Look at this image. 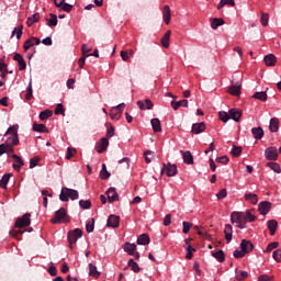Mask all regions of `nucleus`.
<instances>
[{
	"label": "nucleus",
	"instance_id": "nucleus-51",
	"mask_svg": "<svg viewBox=\"0 0 281 281\" xmlns=\"http://www.w3.org/2000/svg\"><path fill=\"white\" fill-rule=\"evenodd\" d=\"M146 164H150L155 157V151L146 150L144 153Z\"/></svg>",
	"mask_w": 281,
	"mask_h": 281
},
{
	"label": "nucleus",
	"instance_id": "nucleus-2",
	"mask_svg": "<svg viewBox=\"0 0 281 281\" xmlns=\"http://www.w3.org/2000/svg\"><path fill=\"white\" fill-rule=\"evenodd\" d=\"M78 191L69 188H63L59 194V199L63 201V203H67L69 199H71V201H78Z\"/></svg>",
	"mask_w": 281,
	"mask_h": 281
},
{
	"label": "nucleus",
	"instance_id": "nucleus-29",
	"mask_svg": "<svg viewBox=\"0 0 281 281\" xmlns=\"http://www.w3.org/2000/svg\"><path fill=\"white\" fill-rule=\"evenodd\" d=\"M251 134L256 139H262L265 137V130L262 127H252L251 128Z\"/></svg>",
	"mask_w": 281,
	"mask_h": 281
},
{
	"label": "nucleus",
	"instance_id": "nucleus-10",
	"mask_svg": "<svg viewBox=\"0 0 281 281\" xmlns=\"http://www.w3.org/2000/svg\"><path fill=\"white\" fill-rule=\"evenodd\" d=\"M106 148H109V138L106 137L101 138L94 146V149L99 153V155H102Z\"/></svg>",
	"mask_w": 281,
	"mask_h": 281
},
{
	"label": "nucleus",
	"instance_id": "nucleus-5",
	"mask_svg": "<svg viewBox=\"0 0 281 281\" xmlns=\"http://www.w3.org/2000/svg\"><path fill=\"white\" fill-rule=\"evenodd\" d=\"M50 223H53V225H56L58 223H69V218L67 217V210L61 207L56 211L55 217L50 220Z\"/></svg>",
	"mask_w": 281,
	"mask_h": 281
},
{
	"label": "nucleus",
	"instance_id": "nucleus-30",
	"mask_svg": "<svg viewBox=\"0 0 281 281\" xmlns=\"http://www.w3.org/2000/svg\"><path fill=\"white\" fill-rule=\"evenodd\" d=\"M136 250H137V245H135V244L126 243L124 245V251H126V254H128V256H135Z\"/></svg>",
	"mask_w": 281,
	"mask_h": 281
},
{
	"label": "nucleus",
	"instance_id": "nucleus-17",
	"mask_svg": "<svg viewBox=\"0 0 281 281\" xmlns=\"http://www.w3.org/2000/svg\"><path fill=\"white\" fill-rule=\"evenodd\" d=\"M137 106L138 109H140V111H150L154 104H153V101H150L149 99H146L143 101H137Z\"/></svg>",
	"mask_w": 281,
	"mask_h": 281
},
{
	"label": "nucleus",
	"instance_id": "nucleus-28",
	"mask_svg": "<svg viewBox=\"0 0 281 281\" xmlns=\"http://www.w3.org/2000/svg\"><path fill=\"white\" fill-rule=\"evenodd\" d=\"M172 34V31H167L165 35L161 37V45L165 47V49H168L170 47V36Z\"/></svg>",
	"mask_w": 281,
	"mask_h": 281
},
{
	"label": "nucleus",
	"instance_id": "nucleus-36",
	"mask_svg": "<svg viewBox=\"0 0 281 281\" xmlns=\"http://www.w3.org/2000/svg\"><path fill=\"white\" fill-rule=\"evenodd\" d=\"M225 5H228L229 8L236 7V1L234 0H221L217 4V10H222V8H225Z\"/></svg>",
	"mask_w": 281,
	"mask_h": 281
},
{
	"label": "nucleus",
	"instance_id": "nucleus-33",
	"mask_svg": "<svg viewBox=\"0 0 281 281\" xmlns=\"http://www.w3.org/2000/svg\"><path fill=\"white\" fill-rule=\"evenodd\" d=\"M12 178V173H5L1 179H0V188L3 190L8 189V183H10V179Z\"/></svg>",
	"mask_w": 281,
	"mask_h": 281
},
{
	"label": "nucleus",
	"instance_id": "nucleus-59",
	"mask_svg": "<svg viewBox=\"0 0 281 281\" xmlns=\"http://www.w3.org/2000/svg\"><path fill=\"white\" fill-rule=\"evenodd\" d=\"M79 205H80V207H82V210H90L91 209V201L80 200Z\"/></svg>",
	"mask_w": 281,
	"mask_h": 281
},
{
	"label": "nucleus",
	"instance_id": "nucleus-7",
	"mask_svg": "<svg viewBox=\"0 0 281 281\" xmlns=\"http://www.w3.org/2000/svg\"><path fill=\"white\" fill-rule=\"evenodd\" d=\"M161 173L167 175V177H176L177 175V165L172 164H162Z\"/></svg>",
	"mask_w": 281,
	"mask_h": 281
},
{
	"label": "nucleus",
	"instance_id": "nucleus-1",
	"mask_svg": "<svg viewBox=\"0 0 281 281\" xmlns=\"http://www.w3.org/2000/svg\"><path fill=\"white\" fill-rule=\"evenodd\" d=\"M256 217L251 214V211L246 212H233L231 214V223L238 227V229H245L247 227V223H254Z\"/></svg>",
	"mask_w": 281,
	"mask_h": 281
},
{
	"label": "nucleus",
	"instance_id": "nucleus-25",
	"mask_svg": "<svg viewBox=\"0 0 281 281\" xmlns=\"http://www.w3.org/2000/svg\"><path fill=\"white\" fill-rule=\"evenodd\" d=\"M224 234H225V240L227 243H232L233 234H234V228L232 227L231 224H226L224 227Z\"/></svg>",
	"mask_w": 281,
	"mask_h": 281
},
{
	"label": "nucleus",
	"instance_id": "nucleus-53",
	"mask_svg": "<svg viewBox=\"0 0 281 281\" xmlns=\"http://www.w3.org/2000/svg\"><path fill=\"white\" fill-rule=\"evenodd\" d=\"M14 34H15L18 41H21V36H23V26L21 25V26L15 27L12 32V36H14Z\"/></svg>",
	"mask_w": 281,
	"mask_h": 281
},
{
	"label": "nucleus",
	"instance_id": "nucleus-60",
	"mask_svg": "<svg viewBox=\"0 0 281 281\" xmlns=\"http://www.w3.org/2000/svg\"><path fill=\"white\" fill-rule=\"evenodd\" d=\"M218 117L222 122L227 123L229 122V112H218Z\"/></svg>",
	"mask_w": 281,
	"mask_h": 281
},
{
	"label": "nucleus",
	"instance_id": "nucleus-34",
	"mask_svg": "<svg viewBox=\"0 0 281 281\" xmlns=\"http://www.w3.org/2000/svg\"><path fill=\"white\" fill-rule=\"evenodd\" d=\"M150 124L154 133H161V121L159 119H151Z\"/></svg>",
	"mask_w": 281,
	"mask_h": 281
},
{
	"label": "nucleus",
	"instance_id": "nucleus-62",
	"mask_svg": "<svg viewBox=\"0 0 281 281\" xmlns=\"http://www.w3.org/2000/svg\"><path fill=\"white\" fill-rule=\"evenodd\" d=\"M241 153H243V148L238 146H234L232 149L233 157H240Z\"/></svg>",
	"mask_w": 281,
	"mask_h": 281
},
{
	"label": "nucleus",
	"instance_id": "nucleus-35",
	"mask_svg": "<svg viewBox=\"0 0 281 281\" xmlns=\"http://www.w3.org/2000/svg\"><path fill=\"white\" fill-rule=\"evenodd\" d=\"M221 25H225V20H223L221 18H215V19L211 20L212 30H218V27H221Z\"/></svg>",
	"mask_w": 281,
	"mask_h": 281
},
{
	"label": "nucleus",
	"instance_id": "nucleus-46",
	"mask_svg": "<svg viewBox=\"0 0 281 281\" xmlns=\"http://www.w3.org/2000/svg\"><path fill=\"white\" fill-rule=\"evenodd\" d=\"M33 131H35V133H47V126H45V124L35 123L33 124Z\"/></svg>",
	"mask_w": 281,
	"mask_h": 281
},
{
	"label": "nucleus",
	"instance_id": "nucleus-23",
	"mask_svg": "<svg viewBox=\"0 0 281 281\" xmlns=\"http://www.w3.org/2000/svg\"><path fill=\"white\" fill-rule=\"evenodd\" d=\"M183 106L184 109H188V99H182L180 101H171V108L173 111H178Z\"/></svg>",
	"mask_w": 281,
	"mask_h": 281
},
{
	"label": "nucleus",
	"instance_id": "nucleus-41",
	"mask_svg": "<svg viewBox=\"0 0 281 281\" xmlns=\"http://www.w3.org/2000/svg\"><path fill=\"white\" fill-rule=\"evenodd\" d=\"M5 153H14V148L10 147L7 143L0 145V157L5 155Z\"/></svg>",
	"mask_w": 281,
	"mask_h": 281
},
{
	"label": "nucleus",
	"instance_id": "nucleus-49",
	"mask_svg": "<svg viewBox=\"0 0 281 281\" xmlns=\"http://www.w3.org/2000/svg\"><path fill=\"white\" fill-rule=\"evenodd\" d=\"M54 113L49 110H45V111H42L40 113V120H42L43 122H45V120H49V117H52Z\"/></svg>",
	"mask_w": 281,
	"mask_h": 281
},
{
	"label": "nucleus",
	"instance_id": "nucleus-6",
	"mask_svg": "<svg viewBox=\"0 0 281 281\" xmlns=\"http://www.w3.org/2000/svg\"><path fill=\"white\" fill-rule=\"evenodd\" d=\"M126 108V104L120 103L119 105L111 109L110 117L111 120H120L122 117V113H124V109Z\"/></svg>",
	"mask_w": 281,
	"mask_h": 281
},
{
	"label": "nucleus",
	"instance_id": "nucleus-15",
	"mask_svg": "<svg viewBox=\"0 0 281 281\" xmlns=\"http://www.w3.org/2000/svg\"><path fill=\"white\" fill-rule=\"evenodd\" d=\"M162 19H164L166 25H170V21L172 19V13L170 11V5H168V4H166L162 8Z\"/></svg>",
	"mask_w": 281,
	"mask_h": 281
},
{
	"label": "nucleus",
	"instance_id": "nucleus-31",
	"mask_svg": "<svg viewBox=\"0 0 281 281\" xmlns=\"http://www.w3.org/2000/svg\"><path fill=\"white\" fill-rule=\"evenodd\" d=\"M88 267H89V276L98 280V278H100V271H98V267L93 263H89Z\"/></svg>",
	"mask_w": 281,
	"mask_h": 281
},
{
	"label": "nucleus",
	"instance_id": "nucleus-21",
	"mask_svg": "<svg viewBox=\"0 0 281 281\" xmlns=\"http://www.w3.org/2000/svg\"><path fill=\"white\" fill-rule=\"evenodd\" d=\"M244 199L247 203H251V205H258V194L256 193H245Z\"/></svg>",
	"mask_w": 281,
	"mask_h": 281
},
{
	"label": "nucleus",
	"instance_id": "nucleus-50",
	"mask_svg": "<svg viewBox=\"0 0 281 281\" xmlns=\"http://www.w3.org/2000/svg\"><path fill=\"white\" fill-rule=\"evenodd\" d=\"M93 229H95V220L91 218L87 224H86V231L88 232V234H91V232H93Z\"/></svg>",
	"mask_w": 281,
	"mask_h": 281
},
{
	"label": "nucleus",
	"instance_id": "nucleus-14",
	"mask_svg": "<svg viewBox=\"0 0 281 281\" xmlns=\"http://www.w3.org/2000/svg\"><path fill=\"white\" fill-rule=\"evenodd\" d=\"M239 248L243 249L246 254H251V251H254V243H251V240L243 239Z\"/></svg>",
	"mask_w": 281,
	"mask_h": 281
},
{
	"label": "nucleus",
	"instance_id": "nucleus-57",
	"mask_svg": "<svg viewBox=\"0 0 281 281\" xmlns=\"http://www.w3.org/2000/svg\"><path fill=\"white\" fill-rule=\"evenodd\" d=\"M182 234H190V229H192V223L182 222Z\"/></svg>",
	"mask_w": 281,
	"mask_h": 281
},
{
	"label": "nucleus",
	"instance_id": "nucleus-27",
	"mask_svg": "<svg viewBox=\"0 0 281 281\" xmlns=\"http://www.w3.org/2000/svg\"><path fill=\"white\" fill-rule=\"evenodd\" d=\"M182 157L184 164H187L188 166H192V164H194V156H192V153H190V150L182 151Z\"/></svg>",
	"mask_w": 281,
	"mask_h": 281
},
{
	"label": "nucleus",
	"instance_id": "nucleus-39",
	"mask_svg": "<svg viewBox=\"0 0 281 281\" xmlns=\"http://www.w3.org/2000/svg\"><path fill=\"white\" fill-rule=\"evenodd\" d=\"M40 19H41V14L38 13H35L32 16L27 18V21H26L27 27H32L34 23H38Z\"/></svg>",
	"mask_w": 281,
	"mask_h": 281
},
{
	"label": "nucleus",
	"instance_id": "nucleus-26",
	"mask_svg": "<svg viewBox=\"0 0 281 281\" xmlns=\"http://www.w3.org/2000/svg\"><path fill=\"white\" fill-rule=\"evenodd\" d=\"M240 91H241V86L238 82L236 85H232L231 87H228V93L231 95H235L236 98L240 95Z\"/></svg>",
	"mask_w": 281,
	"mask_h": 281
},
{
	"label": "nucleus",
	"instance_id": "nucleus-37",
	"mask_svg": "<svg viewBox=\"0 0 281 281\" xmlns=\"http://www.w3.org/2000/svg\"><path fill=\"white\" fill-rule=\"evenodd\" d=\"M268 229L270 231V235L274 236L278 229V221L276 220L268 221Z\"/></svg>",
	"mask_w": 281,
	"mask_h": 281
},
{
	"label": "nucleus",
	"instance_id": "nucleus-40",
	"mask_svg": "<svg viewBox=\"0 0 281 281\" xmlns=\"http://www.w3.org/2000/svg\"><path fill=\"white\" fill-rule=\"evenodd\" d=\"M137 245H150V237L146 234H142L137 238Z\"/></svg>",
	"mask_w": 281,
	"mask_h": 281
},
{
	"label": "nucleus",
	"instance_id": "nucleus-20",
	"mask_svg": "<svg viewBox=\"0 0 281 281\" xmlns=\"http://www.w3.org/2000/svg\"><path fill=\"white\" fill-rule=\"evenodd\" d=\"M228 114L229 119L234 120V122H240V117H243V112L238 109H231Z\"/></svg>",
	"mask_w": 281,
	"mask_h": 281
},
{
	"label": "nucleus",
	"instance_id": "nucleus-19",
	"mask_svg": "<svg viewBox=\"0 0 281 281\" xmlns=\"http://www.w3.org/2000/svg\"><path fill=\"white\" fill-rule=\"evenodd\" d=\"M106 225L112 227L113 229L120 227V216L117 215H110L108 218Z\"/></svg>",
	"mask_w": 281,
	"mask_h": 281
},
{
	"label": "nucleus",
	"instance_id": "nucleus-42",
	"mask_svg": "<svg viewBox=\"0 0 281 281\" xmlns=\"http://www.w3.org/2000/svg\"><path fill=\"white\" fill-rule=\"evenodd\" d=\"M212 256L217 260V262H225V252L223 250H218L216 252L212 251Z\"/></svg>",
	"mask_w": 281,
	"mask_h": 281
},
{
	"label": "nucleus",
	"instance_id": "nucleus-18",
	"mask_svg": "<svg viewBox=\"0 0 281 281\" xmlns=\"http://www.w3.org/2000/svg\"><path fill=\"white\" fill-rule=\"evenodd\" d=\"M270 133H278L280 131V119L272 117L269 123Z\"/></svg>",
	"mask_w": 281,
	"mask_h": 281
},
{
	"label": "nucleus",
	"instance_id": "nucleus-64",
	"mask_svg": "<svg viewBox=\"0 0 281 281\" xmlns=\"http://www.w3.org/2000/svg\"><path fill=\"white\" fill-rule=\"evenodd\" d=\"M257 281H273V276L261 274V276L258 277Z\"/></svg>",
	"mask_w": 281,
	"mask_h": 281
},
{
	"label": "nucleus",
	"instance_id": "nucleus-54",
	"mask_svg": "<svg viewBox=\"0 0 281 281\" xmlns=\"http://www.w3.org/2000/svg\"><path fill=\"white\" fill-rule=\"evenodd\" d=\"M278 246H279L278 241H272V243H270V244L267 246L265 252H266V254H271V252L273 251V249H278Z\"/></svg>",
	"mask_w": 281,
	"mask_h": 281
},
{
	"label": "nucleus",
	"instance_id": "nucleus-56",
	"mask_svg": "<svg viewBox=\"0 0 281 281\" xmlns=\"http://www.w3.org/2000/svg\"><path fill=\"white\" fill-rule=\"evenodd\" d=\"M41 162V157L35 156L33 158L30 159V168H36L38 166V164Z\"/></svg>",
	"mask_w": 281,
	"mask_h": 281
},
{
	"label": "nucleus",
	"instance_id": "nucleus-11",
	"mask_svg": "<svg viewBox=\"0 0 281 281\" xmlns=\"http://www.w3.org/2000/svg\"><path fill=\"white\" fill-rule=\"evenodd\" d=\"M205 122L194 123L191 127V133L193 135H201V133H205Z\"/></svg>",
	"mask_w": 281,
	"mask_h": 281
},
{
	"label": "nucleus",
	"instance_id": "nucleus-24",
	"mask_svg": "<svg viewBox=\"0 0 281 281\" xmlns=\"http://www.w3.org/2000/svg\"><path fill=\"white\" fill-rule=\"evenodd\" d=\"M263 60L267 67H276V63H278V58L273 54L266 55Z\"/></svg>",
	"mask_w": 281,
	"mask_h": 281
},
{
	"label": "nucleus",
	"instance_id": "nucleus-58",
	"mask_svg": "<svg viewBox=\"0 0 281 281\" xmlns=\"http://www.w3.org/2000/svg\"><path fill=\"white\" fill-rule=\"evenodd\" d=\"M32 98H33V91H32V80H31L26 88L25 100L30 101Z\"/></svg>",
	"mask_w": 281,
	"mask_h": 281
},
{
	"label": "nucleus",
	"instance_id": "nucleus-8",
	"mask_svg": "<svg viewBox=\"0 0 281 281\" xmlns=\"http://www.w3.org/2000/svg\"><path fill=\"white\" fill-rule=\"evenodd\" d=\"M265 157L268 161H278V148L277 147H268L265 150Z\"/></svg>",
	"mask_w": 281,
	"mask_h": 281
},
{
	"label": "nucleus",
	"instance_id": "nucleus-4",
	"mask_svg": "<svg viewBox=\"0 0 281 281\" xmlns=\"http://www.w3.org/2000/svg\"><path fill=\"white\" fill-rule=\"evenodd\" d=\"M32 225V214L25 213L23 216L18 217L14 226L18 229H23V227H30Z\"/></svg>",
	"mask_w": 281,
	"mask_h": 281
},
{
	"label": "nucleus",
	"instance_id": "nucleus-16",
	"mask_svg": "<svg viewBox=\"0 0 281 281\" xmlns=\"http://www.w3.org/2000/svg\"><path fill=\"white\" fill-rule=\"evenodd\" d=\"M106 194H108L109 203H115V201L120 200V196L117 195V191L113 187L108 189Z\"/></svg>",
	"mask_w": 281,
	"mask_h": 281
},
{
	"label": "nucleus",
	"instance_id": "nucleus-63",
	"mask_svg": "<svg viewBox=\"0 0 281 281\" xmlns=\"http://www.w3.org/2000/svg\"><path fill=\"white\" fill-rule=\"evenodd\" d=\"M272 258L276 260V262H281V249H277L272 254Z\"/></svg>",
	"mask_w": 281,
	"mask_h": 281
},
{
	"label": "nucleus",
	"instance_id": "nucleus-48",
	"mask_svg": "<svg viewBox=\"0 0 281 281\" xmlns=\"http://www.w3.org/2000/svg\"><path fill=\"white\" fill-rule=\"evenodd\" d=\"M267 167L271 168L273 170V172H277V175L281 173V167H280V164H278V162H268Z\"/></svg>",
	"mask_w": 281,
	"mask_h": 281
},
{
	"label": "nucleus",
	"instance_id": "nucleus-55",
	"mask_svg": "<svg viewBox=\"0 0 281 281\" xmlns=\"http://www.w3.org/2000/svg\"><path fill=\"white\" fill-rule=\"evenodd\" d=\"M260 23L263 27L269 25V13H261Z\"/></svg>",
	"mask_w": 281,
	"mask_h": 281
},
{
	"label": "nucleus",
	"instance_id": "nucleus-3",
	"mask_svg": "<svg viewBox=\"0 0 281 281\" xmlns=\"http://www.w3.org/2000/svg\"><path fill=\"white\" fill-rule=\"evenodd\" d=\"M67 238H68L70 249H74V245H76V243H78L79 238H82V229L75 228L72 231H69Z\"/></svg>",
	"mask_w": 281,
	"mask_h": 281
},
{
	"label": "nucleus",
	"instance_id": "nucleus-61",
	"mask_svg": "<svg viewBox=\"0 0 281 281\" xmlns=\"http://www.w3.org/2000/svg\"><path fill=\"white\" fill-rule=\"evenodd\" d=\"M248 277H249V272L248 271H243L241 270V271L236 273V278L239 281L246 280V278H248Z\"/></svg>",
	"mask_w": 281,
	"mask_h": 281
},
{
	"label": "nucleus",
	"instance_id": "nucleus-22",
	"mask_svg": "<svg viewBox=\"0 0 281 281\" xmlns=\"http://www.w3.org/2000/svg\"><path fill=\"white\" fill-rule=\"evenodd\" d=\"M12 157L14 159L13 168L19 172V170L25 166V162L23 161V158L16 154H14Z\"/></svg>",
	"mask_w": 281,
	"mask_h": 281
},
{
	"label": "nucleus",
	"instance_id": "nucleus-38",
	"mask_svg": "<svg viewBox=\"0 0 281 281\" xmlns=\"http://www.w3.org/2000/svg\"><path fill=\"white\" fill-rule=\"evenodd\" d=\"M5 144L10 148H14V146H19V136H9L5 140Z\"/></svg>",
	"mask_w": 281,
	"mask_h": 281
},
{
	"label": "nucleus",
	"instance_id": "nucleus-9",
	"mask_svg": "<svg viewBox=\"0 0 281 281\" xmlns=\"http://www.w3.org/2000/svg\"><path fill=\"white\" fill-rule=\"evenodd\" d=\"M35 45H41V40L38 37L32 36L24 42L23 49L24 52H30V49H32V47Z\"/></svg>",
	"mask_w": 281,
	"mask_h": 281
},
{
	"label": "nucleus",
	"instance_id": "nucleus-43",
	"mask_svg": "<svg viewBox=\"0 0 281 281\" xmlns=\"http://www.w3.org/2000/svg\"><path fill=\"white\" fill-rule=\"evenodd\" d=\"M48 27H56L58 25V16L54 13H50V19L47 20Z\"/></svg>",
	"mask_w": 281,
	"mask_h": 281
},
{
	"label": "nucleus",
	"instance_id": "nucleus-44",
	"mask_svg": "<svg viewBox=\"0 0 281 281\" xmlns=\"http://www.w3.org/2000/svg\"><path fill=\"white\" fill-rule=\"evenodd\" d=\"M184 249L187 251V255H186L187 260H192V258H194L193 251H196V248L192 247V245H189L184 247Z\"/></svg>",
	"mask_w": 281,
	"mask_h": 281
},
{
	"label": "nucleus",
	"instance_id": "nucleus-32",
	"mask_svg": "<svg viewBox=\"0 0 281 281\" xmlns=\"http://www.w3.org/2000/svg\"><path fill=\"white\" fill-rule=\"evenodd\" d=\"M127 266L130 267L131 271H133L134 273H139V271H142L139 263H137L135 259H130L127 262Z\"/></svg>",
	"mask_w": 281,
	"mask_h": 281
},
{
	"label": "nucleus",
	"instance_id": "nucleus-13",
	"mask_svg": "<svg viewBox=\"0 0 281 281\" xmlns=\"http://www.w3.org/2000/svg\"><path fill=\"white\" fill-rule=\"evenodd\" d=\"M258 210H259V214H262V216H267V214L271 212V203L267 201L260 202Z\"/></svg>",
	"mask_w": 281,
	"mask_h": 281
},
{
	"label": "nucleus",
	"instance_id": "nucleus-47",
	"mask_svg": "<svg viewBox=\"0 0 281 281\" xmlns=\"http://www.w3.org/2000/svg\"><path fill=\"white\" fill-rule=\"evenodd\" d=\"M7 135L19 137V125L10 126L7 131Z\"/></svg>",
	"mask_w": 281,
	"mask_h": 281
},
{
	"label": "nucleus",
	"instance_id": "nucleus-12",
	"mask_svg": "<svg viewBox=\"0 0 281 281\" xmlns=\"http://www.w3.org/2000/svg\"><path fill=\"white\" fill-rule=\"evenodd\" d=\"M13 60L18 63L20 71H25V69H27V64L25 63L22 54L16 53L13 56Z\"/></svg>",
	"mask_w": 281,
	"mask_h": 281
},
{
	"label": "nucleus",
	"instance_id": "nucleus-45",
	"mask_svg": "<svg viewBox=\"0 0 281 281\" xmlns=\"http://www.w3.org/2000/svg\"><path fill=\"white\" fill-rule=\"evenodd\" d=\"M252 98H255V100H259L260 102H267V92L261 91V92H255Z\"/></svg>",
	"mask_w": 281,
	"mask_h": 281
},
{
	"label": "nucleus",
	"instance_id": "nucleus-52",
	"mask_svg": "<svg viewBox=\"0 0 281 281\" xmlns=\"http://www.w3.org/2000/svg\"><path fill=\"white\" fill-rule=\"evenodd\" d=\"M100 177L103 180H106V179H109V177H111V173L106 170V165H104V164L102 165Z\"/></svg>",
	"mask_w": 281,
	"mask_h": 281
}]
</instances>
